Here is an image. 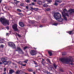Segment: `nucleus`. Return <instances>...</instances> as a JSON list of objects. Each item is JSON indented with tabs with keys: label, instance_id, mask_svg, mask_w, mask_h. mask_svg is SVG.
<instances>
[{
	"label": "nucleus",
	"instance_id": "52",
	"mask_svg": "<svg viewBox=\"0 0 74 74\" xmlns=\"http://www.w3.org/2000/svg\"><path fill=\"white\" fill-rule=\"evenodd\" d=\"M35 67H37V66H36Z\"/></svg>",
	"mask_w": 74,
	"mask_h": 74
},
{
	"label": "nucleus",
	"instance_id": "17",
	"mask_svg": "<svg viewBox=\"0 0 74 74\" xmlns=\"http://www.w3.org/2000/svg\"><path fill=\"white\" fill-rule=\"evenodd\" d=\"M53 66H54V67L56 69V67H57V66H58L56 65L55 64H53Z\"/></svg>",
	"mask_w": 74,
	"mask_h": 74
},
{
	"label": "nucleus",
	"instance_id": "3",
	"mask_svg": "<svg viewBox=\"0 0 74 74\" xmlns=\"http://www.w3.org/2000/svg\"><path fill=\"white\" fill-rule=\"evenodd\" d=\"M54 17L58 22H61L63 21V19L61 18V15L58 13H55Z\"/></svg>",
	"mask_w": 74,
	"mask_h": 74
},
{
	"label": "nucleus",
	"instance_id": "10",
	"mask_svg": "<svg viewBox=\"0 0 74 74\" xmlns=\"http://www.w3.org/2000/svg\"><path fill=\"white\" fill-rule=\"evenodd\" d=\"M61 3V1H56L54 5H58V3Z\"/></svg>",
	"mask_w": 74,
	"mask_h": 74
},
{
	"label": "nucleus",
	"instance_id": "38",
	"mask_svg": "<svg viewBox=\"0 0 74 74\" xmlns=\"http://www.w3.org/2000/svg\"><path fill=\"white\" fill-rule=\"evenodd\" d=\"M32 5H35V4H34V3H32Z\"/></svg>",
	"mask_w": 74,
	"mask_h": 74
},
{
	"label": "nucleus",
	"instance_id": "29",
	"mask_svg": "<svg viewBox=\"0 0 74 74\" xmlns=\"http://www.w3.org/2000/svg\"><path fill=\"white\" fill-rule=\"evenodd\" d=\"M47 61H48V62H49V63H50V60H49V59H47Z\"/></svg>",
	"mask_w": 74,
	"mask_h": 74
},
{
	"label": "nucleus",
	"instance_id": "8",
	"mask_svg": "<svg viewBox=\"0 0 74 74\" xmlns=\"http://www.w3.org/2000/svg\"><path fill=\"white\" fill-rule=\"evenodd\" d=\"M13 28L15 31H18V29L17 28V24H15L13 26Z\"/></svg>",
	"mask_w": 74,
	"mask_h": 74
},
{
	"label": "nucleus",
	"instance_id": "33",
	"mask_svg": "<svg viewBox=\"0 0 74 74\" xmlns=\"http://www.w3.org/2000/svg\"><path fill=\"white\" fill-rule=\"evenodd\" d=\"M9 34H9L7 33L6 34V36H9Z\"/></svg>",
	"mask_w": 74,
	"mask_h": 74
},
{
	"label": "nucleus",
	"instance_id": "5",
	"mask_svg": "<svg viewBox=\"0 0 74 74\" xmlns=\"http://www.w3.org/2000/svg\"><path fill=\"white\" fill-rule=\"evenodd\" d=\"M1 60L2 61V62L4 64H5L6 65V64H10L11 63L10 62H7L6 61V59L5 58H3L1 59Z\"/></svg>",
	"mask_w": 74,
	"mask_h": 74
},
{
	"label": "nucleus",
	"instance_id": "31",
	"mask_svg": "<svg viewBox=\"0 0 74 74\" xmlns=\"http://www.w3.org/2000/svg\"><path fill=\"white\" fill-rule=\"evenodd\" d=\"M3 47H4V46H3V45H1V48H3Z\"/></svg>",
	"mask_w": 74,
	"mask_h": 74
},
{
	"label": "nucleus",
	"instance_id": "25",
	"mask_svg": "<svg viewBox=\"0 0 74 74\" xmlns=\"http://www.w3.org/2000/svg\"><path fill=\"white\" fill-rule=\"evenodd\" d=\"M28 60H26L25 61H24V62H25V63H27V62H28Z\"/></svg>",
	"mask_w": 74,
	"mask_h": 74
},
{
	"label": "nucleus",
	"instance_id": "36",
	"mask_svg": "<svg viewBox=\"0 0 74 74\" xmlns=\"http://www.w3.org/2000/svg\"><path fill=\"white\" fill-rule=\"evenodd\" d=\"M4 71H6V68H4Z\"/></svg>",
	"mask_w": 74,
	"mask_h": 74
},
{
	"label": "nucleus",
	"instance_id": "16",
	"mask_svg": "<svg viewBox=\"0 0 74 74\" xmlns=\"http://www.w3.org/2000/svg\"><path fill=\"white\" fill-rule=\"evenodd\" d=\"M16 36H18L19 37H21V35H19L18 34H16Z\"/></svg>",
	"mask_w": 74,
	"mask_h": 74
},
{
	"label": "nucleus",
	"instance_id": "13",
	"mask_svg": "<svg viewBox=\"0 0 74 74\" xmlns=\"http://www.w3.org/2000/svg\"><path fill=\"white\" fill-rule=\"evenodd\" d=\"M48 53L49 54L50 56H51L52 54V51H48Z\"/></svg>",
	"mask_w": 74,
	"mask_h": 74
},
{
	"label": "nucleus",
	"instance_id": "42",
	"mask_svg": "<svg viewBox=\"0 0 74 74\" xmlns=\"http://www.w3.org/2000/svg\"><path fill=\"white\" fill-rule=\"evenodd\" d=\"M3 64V63L0 62V64Z\"/></svg>",
	"mask_w": 74,
	"mask_h": 74
},
{
	"label": "nucleus",
	"instance_id": "27",
	"mask_svg": "<svg viewBox=\"0 0 74 74\" xmlns=\"http://www.w3.org/2000/svg\"><path fill=\"white\" fill-rule=\"evenodd\" d=\"M28 70L29 71H32V70L31 69H28Z\"/></svg>",
	"mask_w": 74,
	"mask_h": 74
},
{
	"label": "nucleus",
	"instance_id": "44",
	"mask_svg": "<svg viewBox=\"0 0 74 74\" xmlns=\"http://www.w3.org/2000/svg\"><path fill=\"white\" fill-rule=\"evenodd\" d=\"M34 2H36V0H34Z\"/></svg>",
	"mask_w": 74,
	"mask_h": 74
},
{
	"label": "nucleus",
	"instance_id": "48",
	"mask_svg": "<svg viewBox=\"0 0 74 74\" xmlns=\"http://www.w3.org/2000/svg\"><path fill=\"white\" fill-rule=\"evenodd\" d=\"M70 74H72V73H71V72H70Z\"/></svg>",
	"mask_w": 74,
	"mask_h": 74
},
{
	"label": "nucleus",
	"instance_id": "30",
	"mask_svg": "<svg viewBox=\"0 0 74 74\" xmlns=\"http://www.w3.org/2000/svg\"><path fill=\"white\" fill-rule=\"evenodd\" d=\"M26 2H27V3H29V2H30V1H29V0H27L26 1Z\"/></svg>",
	"mask_w": 74,
	"mask_h": 74
},
{
	"label": "nucleus",
	"instance_id": "50",
	"mask_svg": "<svg viewBox=\"0 0 74 74\" xmlns=\"http://www.w3.org/2000/svg\"><path fill=\"white\" fill-rule=\"evenodd\" d=\"M19 1H17V3H19Z\"/></svg>",
	"mask_w": 74,
	"mask_h": 74
},
{
	"label": "nucleus",
	"instance_id": "12",
	"mask_svg": "<svg viewBox=\"0 0 74 74\" xmlns=\"http://www.w3.org/2000/svg\"><path fill=\"white\" fill-rule=\"evenodd\" d=\"M12 73H14V71L13 70H11L10 71L9 73L10 74H12Z\"/></svg>",
	"mask_w": 74,
	"mask_h": 74
},
{
	"label": "nucleus",
	"instance_id": "32",
	"mask_svg": "<svg viewBox=\"0 0 74 74\" xmlns=\"http://www.w3.org/2000/svg\"><path fill=\"white\" fill-rule=\"evenodd\" d=\"M6 29H8V30L9 29V27H6Z\"/></svg>",
	"mask_w": 74,
	"mask_h": 74
},
{
	"label": "nucleus",
	"instance_id": "22",
	"mask_svg": "<svg viewBox=\"0 0 74 74\" xmlns=\"http://www.w3.org/2000/svg\"><path fill=\"white\" fill-rule=\"evenodd\" d=\"M43 6L44 7H48V5L47 4H45L43 5Z\"/></svg>",
	"mask_w": 74,
	"mask_h": 74
},
{
	"label": "nucleus",
	"instance_id": "51",
	"mask_svg": "<svg viewBox=\"0 0 74 74\" xmlns=\"http://www.w3.org/2000/svg\"><path fill=\"white\" fill-rule=\"evenodd\" d=\"M18 63H21V62H19Z\"/></svg>",
	"mask_w": 74,
	"mask_h": 74
},
{
	"label": "nucleus",
	"instance_id": "26",
	"mask_svg": "<svg viewBox=\"0 0 74 74\" xmlns=\"http://www.w3.org/2000/svg\"><path fill=\"white\" fill-rule=\"evenodd\" d=\"M17 11H19V12H21V10H19V9H18Z\"/></svg>",
	"mask_w": 74,
	"mask_h": 74
},
{
	"label": "nucleus",
	"instance_id": "14",
	"mask_svg": "<svg viewBox=\"0 0 74 74\" xmlns=\"http://www.w3.org/2000/svg\"><path fill=\"white\" fill-rule=\"evenodd\" d=\"M68 33L69 34H72L73 33V31H70L69 32H68Z\"/></svg>",
	"mask_w": 74,
	"mask_h": 74
},
{
	"label": "nucleus",
	"instance_id": "24",
	"mask_svg": "<svg viewBox=\"0 0 74 74\" xmlns=\"http://www.w3.org/2000/svg\"><path fill=\"white\" fill-rule=\"evenodd\" d=\"M62 55H66V53L64 52L63 53H62Z\"/></svg>",
	"mask_w": 74,
	"mask_h": 74
},
{
	"label": "nucleus",
	"instance_id": "9",
	"mask_svg": "<svg viewBox=\"0 0 74 74\" xmlns=\"http://www.w3.org/2000/svg\"><path fill=\"white\" fill-rule=\"evenodd\" d=\"M16 51H18V53H23V52L22 51V50L20 48V47H18L17 48V50Z\"/></svg>",
	"mask_w": 74,
	"mask_h": 74
},
{
	"label": "nucleus",
	"instance_id": "4",
	"mask_svg": "<svg viewBox=\"0 0 74 74\" xmlns=\"http://www.w3.org/2000/svg\"><path fill=\"white\" fill-rule=\"evenodd\" d=\"M0 21L2 24H7V25H9V21L6 19L5 18H0Z\"/></svg>",
	"mask_w": 74,
	"mask_h": 74
},
{
	"label": "nucleus",
	"instance_id": "2",
	"mask_svg": "<svg viewBox=\"0 0 74 74\" xmlns=\"http://www.w3.org/2000/svg\"><path fill=\"white\" fill-rule=\"evenodd\" d=\"M60 60L64 63L69 64H71V65L74 64L73 63V62H74V60L73 59L67 58H60Z\"/></svg>",
	"mask_w": 74,
	"mask_h": 74
},
{
	"label": "nucleus",
	"instance_id": "35",
	"mask_svg": "<svg viewBox=\"0 0 74 74\" xmlns=\"http://www.w3.org/2000/svg\"><path fill=\"white\" fill-rule=\"evenodd\" d=\"M22 66H26V64H22Z\"/></svg>",
	"mask_w": 74,
	"mask_h": 74
},
{
	"label": "nucleus",
	"instance_id": "6",
	"mask_svg": "<svg viewBox=\"0 0 74 74\" xmlns=\"http://www.w3.org/2000/svg\"><path fill=\"white\" fill-rule=\"evenodd\" d=\"M8 45L12 47L13 48H15V45L14 43L11 42H10L8 43Z\"/></svg>",
	"mask_w": 74,
	"mask_h": 74
},
{
	"label": "nucleus",
	"instance_id": "18",
	"mask_svg": "<svg viewBox=\"0 0 74 74\" xmlns=\"http://www.w3.org/2000/svg\"><path fill=\"white\" fill-rule=\"evenodd\" d=\"M44 59H43L42 61V63L43 65H44V64L43 63H44Z\"/></svg>",
	"mask_w": 74,
	"mask_h": 74
},
{
	"label": "nucleus",
	"instance_id": "37",
	"mask_svg": "<svg viewBox=\"0 0 74 74\" xmlns=\"http://www.w3.org/2000/svg\"><path fill=\"white\" fill-rule=\"evenodd\" d=\"M37 10H38V9H37V8H35V10H36V11H37Z\"/></svg>",
	"mask_w": 74,
	"mask_h": 74
},
{
	"label": "nucleus",
	"instance_id": "34",
	"mask_svg": "<svg viewBox=\"0 0 74 74\" xmlns=\"http://www.w3.org/2000/svg\"><path fill=\"white\" fill-rule=\"evenodd\" d=\"M21 6H23V3H21Z\"/></svg>",
	"mask_w": 74,
	"mask_h": 74
},
{
	"label": "nucleus",
	"instance_id": "21",
	"mask_svg": "<svg viewBox=\"0 0 74 74\" xmlns=\"http://www.w3.org/2000/svg\"><path fill=\"white\" fill-rule=\"evenodd\" d=\"M42 2L41 1H40L38 2V3L39 4H40H40H42Z\"/></svg>",
	"mask_w": 74,
	"mask_h": 74
},
{
	"label": "nucleus",
	"instance_id": "40",
	"mask_svg": "<svg viewBox=\"0 0 74 74\" xmlns=\"http://www.w3.org/2000/svg\"><path fill=\"white\" fill-rule=\"evenodd\" d=\"M26 8H27V9H28V6H26Z\"/></svg>",
	"mask_w": 74,
	"mask_h": 74
},
{
	"label": "nucleus",
	"instance_id": "23",
	"mask_svg": "<svg viewBox=\"0 0 74 74\" xmlns=\"http://www.w3.org/2000/svg\"><path fill=\"white\" fill-rule=\"evenodd\" d=\"M27 48H28L27 47H24L23 49H24V50H25V49H26Z\"/></svg>",
	"mask_w": 74,
	"mask_h": 74
},
{
	"label": "nucleus",
	"instance_id": "45",
	"mask_svg": "<svg viewBox=\"0 0 74 74\" xmlns=\"http://www.w3.org/2000/svg\"><path fill=\"white\" fill-rule=\"evenodd\" d=\"M1 1H2V0H0V3L1 2Z\"/></svg>",
	"mask_w": 74,
	"mask_h": 74
},
{
	"label": "nucleus",
	"instance_id": "1",
	"mask_svg": "<svg viewBox=\"0 0 74 74\" xmlns=\"http://www.w3.org/2000/svg\"><path fill=\"white\" fill-rule=\"evenodd\" d=\"M63 12H62V16L64 18L65 21H67V18L66 17V16H69V15L67 13H69V14H71L72 12H74V9H70L68 11L66 9L63 10Z\"/></svg>",
	"mask_w": 74,
	"mask_h": 74
},
{
	"label": "nucleus",
	"instance_id": "49",
	"mask_svg": "<svg viewBox=\"0 0 74 74\" xmlns=\"http://www.w3.org/2000/svg\"><path fill=\"white\" fill-rule=\"evenodd\" d=\"M19 15H21V14L19 13Z\"/></svg>",
	"mask_w": 74,
	"mask_h": 74
},
{
	"label": "nucleus",
	"instance_id": "43",
	"mask_svg": "<svg viewBox=\"0 0 74 74\" xmlns=\"http://www.w3.org/2000/svg\"><path fill=\"white\" fill-rule=\"evenodd\" d=\"M60 71H61L63 72V70H62V69H61L60 70Z\"/></svg>",
	"mask_w": 74,
	"mask_h": 74
},
{
	"label": "nucleus",
	"instance_id": "39",
	"mask_svg": "<svg viewBox=\"0 0 74 74\" xmlns=\"http://www.w3.org/2000/svg\"><path fill=\"white\" fill-rule=\"evenodd\" d=\"M34 62L35 64H37V63H36L35 61H34Z\"/></svg>",
	"mask_w": 74,
	"mask_h": 74
},
{
	"label": "nucleus",
	"instance_id": "47",
	"mask_svg": "<svg viewBox=\"0 0 74 74\" xmlns=\"http://www.w3.org/2000/svg\"><path fill=\"white\" fill-rule=\"evenodd\" d=\"M33 74H36V73H35V72H33Z\"/></svg>",
	"mask_w": 74,
	"mask_h": 74
},
{
	"label": "nucleus",
	"instance_id": "19",
	"mask_svg": "<svg viewBox=\"0 0 74 74\" xmlns=\"http://www.w3.org/2000/svg\"><path fill=\"white\" fill-rule=\"evenodd\" d=\"M58 24L57 23H55L53 24V25H54V26H57V25H58Z\"/></svg>",
	"mask_w": 74,
	"mask_h": 74
},
{
	"label": "nucleus",
	"instance_id": "20",
	"mask_svg": "<svg viewBox=\"0 0 74 74\" xmlns=\"http://www.w3.org/2000/svg\"><path fill=\"white\" fill-rule=\"evenodd\" d=\"M47 1L49 3H51V2H52V1L51 0H48V1Z\"/></svg>",
	"mask_w": 74,
	"mask_h": 74
},
{
	"label": "nucleus",
	"instance_id": "11",
	"mask_svg": "<svg viewBox=\"0 0 74 74\" xmlns=\"http://www.w3.org/2000/svg\"><path fill=\"white\" fill-rule=\"evenodd\" d=\"M19 25L21 27H23L24 26V24L22 22H20Z\"/></svg>",
	"mask_w": 74,
	"mask_h": 74
},
{
	"label": "nucleus",
	"instance_id": "41",
	"mask_svg": "<svg viewBox=\"0 0 74 74\" xmlns=\"http://www.w3.org/2000/svg\"><path fill=\"white\" fill-rule=\"evenodd\" d=\"M31 10H33V8L32 7H31Z\"/></svg>",
	"mask_w": 74,
	"mask_h": 74
},
{
	"label": "nucleus",
	"instance_id": "46",
	"mask_svg": "<svg viewBox=\"0 0 74 74\" xmlns=\"http://www.w3.org/2000/svg\"><path fill=\"white\" fill-rule=\"evenodd\" d=\"M40 27H42V25H41L40 26Z\"/></svg>",
	"mask_w": 74,
	"mask_h": 74
},
{
	"label": "nucleus",
	"instance_id": "7",
	"mask_svg": "<svg viewBox=\"0 0 74 74\" xmlns=\"http://www.w3.org/2000/svg\"><path fill=\"white\" fill-rule=\"evenodd\" d=\"M30 53L32 55H35L37 53V51L34 50H32Z\"/></svg>",
	"mask_w": 74,
	"mask_h": 74
},
{
	"label": "nucleus",
	"instance_id": "53",
	"mask_svg": "<svg viewBox=\"0 0 74 74\" xmlns=\"http://www.w3.org/2000/svg\"><path fill=\"white\" fill-rule=\"evenodd\" d=\"M14 1H16V0H14Z\"/></svg>",
	"mask_w": 74,
	"mask_h": 74
},
{
	"label": "nucleus",
	"instance_id": "15",
	"mask_svg": "<svg viewBox=\"0 0 74 74\" xmlns=\"http://www.w3.org/2000/svg\"><path fill=\"white\" fill-rule=\"evenodd\" d=\"M21 71H18L16 73V74H19V73H20V72H21Z\"/></svg>",
	"mask_w": 74,
	"mask_h": 74
},
{
	"label": "nucleus",
	"instance_id": "54",
	"mask_svg": "<svg viewBox=\"0 0 74 74\" xmlns=\"http://www.w3.org/2000/svg\"><path fill=\"white\" fill-rule=\"evenodd\" d=\"M25 74H27V73H25Z\"/></svg>",
	"mask_w": 74,
	"mask_h": 74
},
{
	"label": "nucleus",
	"instance_id": "28",
	"mask_svg": "<svg viewBox=\"0 0 74 74\" xmlns=\"http://www.w3.org/2000/svg\"><path fill=\"white\" fill-rule=\"evenodd\" d=\"M50 10H51V9L49 8H48L46 10V11H50Z\"/></svg>",
	"mask_w": 74,
	"mask_h": 74
}]
</instances>
